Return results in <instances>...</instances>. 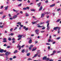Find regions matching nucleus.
I'll use <instances>...</instances> for the list:
<instances>
[{
    "mask_svg": "<svg viewBox=\"0 0 61 61\" xmlns=\"http://www.w3.org/2000/svg\"><path fill=\"white\" fill-rule=\"evenodd\" d=\"M25 36L23 34L22 35H19V36H18V37L20 38H22V37H25Z\"/></svg>",
    "mask_w": 61,
    "mask_h": 61,
    "instance_id": "nucleus-1",
    "label": "nucleus"
},
{
    "mask_svg": "<svg viewBox=\"0 0 61 61\" xmlns=\"http://www.w3.org/2000/svg\"><path fill=\"white\" fill-rule=\"evenodd\" d=\"M49 23L47 24V30H49V29H50V27L49 26Z\"/></svg>",
    "mask_w": 61,
    "mask_h": 61,
    "instance_id": "nucleus-2",
    "label": "nucleus"
},
{
    "mask_svg": "<svg viewBox=\"0 0 61 61\" xmlns=\"http://www.w3.org/2000/svg\"><path fill=\"white\" fill-rule=\"evenodd\" d=\"M35 32L36 33V34L37 35H39V30H35Z\"/></svg>",
    "mask_w": 61,
    "mask_h": 61,
    "instance_id": "nucleus-3",
    "label": "nucleus"
},
{
    "mask_svg": "<svg viewBox=\"0 0 61 61\" xmlns=\"http://www.w3.org/2000/svg\"><path fill=\"white\" fill-rule=\"evenodd\" d=\"M56 52V51H53L52 53L50 55L51 56L54 55V54H55Z\"/></svg>",
    "mask_w": 61,
    "mask_h": 61,
    "instance_id": "nucleus-4",
    "label": "nucleus"
},
{
    "mask_svg": "<svg viewBox=\"0 0 61 61\" xmlns=\"http://www.w3.org/2000/svg\"><path fill=\"white\" fill-rule=\"evenodd\" d=\"M34 45H31L30 46V47L29 48V50H31V48H32L33 47Z\"/></svg>",
    "mask_w": 61,
    "mask_h": 61,
    "instance_id": "nucleus-5",
    "label": "nucleus"
},
{
    "mask_svg": "<svg viewBox=\"0 0 61 61\" xmlns=\"http://www.w3.org/2000/svg\"><path fill=\"white\" fill-rule=\"evenodd\" d=\"M17 47V48H18V47H19V50H20L21 48V46H20V45H18Z\"/></svg>",
    "mask_w": 61,
    "mask_h": 61,
    "instance_id": "nucleus-6",
    "label": "nucleus"
},
{
    "mask_svg": "<svg viewBox=\"0 0 61 61\" xmlns=\"http://www.w3.org/2000/svg\"><path fill=\"white\" fill-rule=\"evenodd\" d=\"M30 39H31V38H29L30 40L29 41V44H30V43H32V40Z\"/></svg>",
    "mask_w": 61,
    "mask_h": 61,
    "instance_id": "nucleus-7",
    "label": "nucleus"
},
{
    "mask_svg": "<svg viewBox=\"0 0 61 61\" xmlns=\"http://www.w3.org/2000/svg\"><path fill=\"white\" fill-rule=\"evenodd\" d=\"M17 17V16L16 15H15L13 17V19H15V18H16V17Z\"/></svg>",
    "mask_w": 61,
    "mask_h": 61,
    "instance_id": "nucleus-8",
    "label": "nucleus"
},
{
    "mask_svg": "<svg viewBox=\"0 0 61 61\" xmlns=\"http://www.w3.org/2000/svg\"><path fill=\"white\" fill-rule=\"evenodd\" d=\"M5 8V10H7L8 9V6H7L4 7Z\"/></svg>",
    "mask_w": 61,
    "mask_h": 61,
    "instance_id": "nucleus-9",
    "label": "nucleus"
},
{
    "mask_svg": "<svg viewBox=\"0 0 61 61\" xmlns=\"http://www.w3.org/2000/svg\"><path fill=\"white\" fill-rule=\"evenodd\" d=\"M56 4H53L50 5V7H53V6H55Z\"/></svg>",
    "mask_w": 61,
    "mask_h": 61,
    "instance_id": "nucleus-10",
    "label": "nucleus"
},
{
    "mask_svg": "<svg viewBox=\"0 0 61 61\" xmlns=\"http://www.w3.org/2000/svg\"><path fill=\"white\" fill-rule=\"evenodd\" d=\"M18 52V51L17 50H15L14 52V54H16Z\"/></svg>",
    "mask_w": 61,
    "mask_h": 61,
    "instance_id": "nucleus-11",
    "label": "nucleus"
},
{
    "mask_svg": "<svg viewBox=\"0 0 61 61\" xmlns=\"http://www.w3.org/2000/svg\"><path fill=\"white\" fill-rule=\"evenodd\" d=\"M38 54V53H37V54H36L33 57V58L34 57H36V56H37Z\"/></svg>",
    "mask_w": 61,
    "mask_h": 61,
    "instance_id": "nucleus-12",
    "label": "nucleus"
},
{
    "mask_svg": "<svg viewBox=\"0 0 61 61\" xmlns=\"http://www.w3.org/2000/svg\"><path fill=\"white\" fill-rule=\"evenodd\" d=\"M44 26H40V25H39L38 26H37V27H39V28H41V27H44Z\"/></svg>",
    "mask_w": 61,
    "mask_h": 61,
    "instance_id": "nucleus-13",
    "label": "nucleus"
},
{
    "mask_svg": "<svg viewBox=\"0 0 61 61\" xmlns=\"http://www.w3.org/2000/svg\"><path fill=\"white\" fill-rule=\"evenodd\" d=\"M4 50L3 49H0V53H3V52Z\"/></svg>",
    "mask_w": 61,
    "mask_h": 61,
    "instance_id": "nucleus-14",
    "label": "nucleus"
},
{
    "mask_svg": "<svg viewBox=\"0 0 61 61\" xmlns=\"http://www.w3.org/2000/svg\"><path fill=\"white\" fill-rule=\"evenodd\" d=\"M45 15V14L42 13L41 14V18H43L44 16V15Z\"/></svg>",
    "mask_w": 61,
    "mask_h": 61,
    "instance_id": "nucleus-15",
    "label": "nucleus"
},
{
    "mask_svg": "<svg viewBox=\"0 0 61 61\" xmlns=\"http://www.w3.org/2000/svg\"><path fill=\"white\" fill-rule=\"evenodd\" d=\"M38 21H36V22H32V24H33V25H34V24H35V23H36Z\"/></svg>",
    "mask_w": 61,
    "mask_h": 61,
    "instance_id": "nucleus-16",
    "label": "nucleus"
},
{
    "mask_svg": "<svg viewBox=\"0 0 61 61\" xmlns=\"http://www.w3.org/2000/svg\"><path fill=\"white\" fill-rule=\"evenodd\" d=\"M42 8H43V7L41 6L39 9V11H41V10L42 9Z\"/></svg>",
    "mask_w": 61,
    "mask_h": 61,
    "instance_id": "nucleus-17",
    "label": "nucleus"
},
{
    "mask_svg": "<svg viewBox=\"0 0 61 61\" xmlns=\"http://www.w3.org/2000/svg\"><path fill=\"white\" fill-rule=\"evenodd\" d=\"M36 48H33L32 49V51H35V50H36Z\"/></svg>",
    "mask_w": 61,
    "mask_h": 61,
    "instance_id": "nucleus-18",
    "label": "nucleus"
},
{
    "mask_svg": "<svg viewBox=\"0 0 61 61\" xmlns=\"http://www.w3.org/2000/svg\"><path fill=\"white\" fill-rule=\"evenodd\" d=\"M57 29V27H54L53 28L54 30H56V29Z\"/></svg>",
    "mask_w": 61,
    "mask_h": 61,
    "instance_id": "nucleus-19",
    "label": "nucleus"
},
{
    "mask_svg": "<svg viewBox=\"0 0 61 61\" xmlns=\"http://www.w3.org/2000/svg\"><path fill=\"white\" fill-rule=\"evenodd\" d=\"M9 55L8 52H6L5 53V55L6 56H8Z\"/></svg>",
    "mask_w": 61,
    "mask_h": 61,
    "instance_id": "nucleus-20",
    "label": "nucleus"
},
{
    "mask_svg": "<svg viewBox=\"0 0 61 61\" xmlns=\"http://www.w3.org/2000/svg\"><path fill=\"white\" fill-rule=\"evenodd\" d=\"M46 56H45L44 57H43V60H45H45H46Z\"/></svg>",
    "mask_w": 61,
    "mask_h": 61,
    "instance_id": "nucleus-21",
    "label": "nucleus"
},
{
    "mask_svg": "<svg viewBox=\"0 0 61 61\" xmlns=\"http://www.w3.org/2000/svg\"><path fill=\"white\" fill-rule=\"evenodd\" d=\"M17 24L20 25H21V22H18L17 23Z\"/></svg>",
    "mask_w": 61,
    "mask_h": 61,
    "instance_id": "nucleus-22",
    "label": "nucleus"
},
{
    "mask_svg": "<svg viewBox=\"0 0 61 61\" xmlns=\"http://www.w3.org/2000/svg\"><path fill=\"white\" fill-rule=\"evenodd\" d=\"M31 11H33V12H35V9H31L30 10Z\"/></svg>",
    "mask_w": 61,
    "mask_h": 61,
    "instance_id": "nucleus-23",
    "label": "nucleus"
},
{
    "mask_svg": "<svg viewBox=\"0 0 61 61\" xmlns=\"http://www.w3.org/2000/svg\"><path fill=\"white\" fill-rule=\"evenodd\" d=\"M46 61H48V60H49V58H46Z\"/></svg>",
    "mask_w": 61,
    "mask_h": 61,
    "instance_id": "nucleus-24",
    "label": "nucleus"
},
{
    "mask_svg": "<svg viewBox=\"0 0 61 61\" xmlns=\"http://www.w3.org/2000/svg\"><path fill=\"white\" fill-rule=\"evenodd\" d=\"M25 49H23L22 51H21V52L22 53H24V52H25Z\"/></svg>",
    "mask_w": 61,
    "mask_h": 61,
    "instance_id": "nucleus-25",
    "label": "nucleus"
},
{
    "mask_svg": "<svg viewBox=\"0 0 61 61\" xmlns=\"http://www.w3.org/2000/svg\"><path fill=\"white\" fill-rule=\"evenodd\" d=\"M50 12H45V14H50Z\"/></svg>",
    "mask_w": 61,
    "mask_h": 61,
    "instance_id": "nucleus-26",
    "label": "nucleus"
},
{
    "mask_svg": "<svg viewBox=\"0 0 61 61\" xmlns=\"http://www.w3.org/2000/svg\"><path fill=\"white\" fill-rule=\"evenodd\" d=\"M61 20L60 19H58L56 21V22H59Z\"/></svg>",
    "mask_w": 61,
    "mask_h": 61,
    "instance_id": "nucleus-27",
    "label": "nucleus"
},
{
    "mask_svg": "<svg viewBox=\"0 0 61 61\" xmlns=\"http://www.w3.org/2000/svg\"><path fill=\"white\" fill-rule=\"evenodd\" d=\"M8 40L9 41H11V39L10 37L8 38Z\"/></svg>",
    "mask_w": 61,
    "mask_h": 61,
    "instance_id": "nucleus-28",
    "label": "nucleus"
},
{
    "mask_svg": "<svg viewBox=\"0 0 61 61\" xmlns=\"http://www.w3.org/2000/svg\"><path fill=\"white\" fill-rule=\"evenodd\" d=\"M25 15H26V16H29V15H28V14L26 13Z\"/></svg>",
    "mask_w": 61,
    "mask_h": 61,
    "instance_id": "nucleus-29",
    "label": "nucleus"
},
{
    "mask_svg": "<svg viewBox=\"0 0 61 61\" xmlns=\"http://www.w3.org/2000/svg\"><path fill=\"white\" fill-rule=\"evenodd\" d=\"M41 2H39V3L37 4V5H41Z\"/></svg>",
    "mask_w": 61,
    "mask_h": 61,
    "instance_id": "nucleus-30",
    "label": "nucleus"
},
{
    "mask_svg": "<svg viewBox=\"0 0 61 61\" xmlns=\"http://www.w3.org/2000/svg\"><path fill=\"white\" fill-rule=\"evenodd\" d=\"M45 32V31H41V33H44V32Z\"/></svg>",
    "mask_w": 61,
    "mask_h": 61,
    "instance_id": "nucleus-31",
    "label": "nucleus"
},
{
    "mask_svg": "<svg viewBox=\"0 0 61 61\" xmlns=\"http://www.w3.org/2000/svg\"><path fill=\"white\" fill-rule=\"evenodd\" d=\"M20 26L21 27H23L24 26V25H23L20 24Z\"/></svg>",
    "mask_w": 61,
    "mask_h": 61,
    "instance_id": "nucleus-32",
    "label": "nucleus"
},
{
    "mask_svg": "<svg viewBox=\"0 0 61 61\" xmlns=\"http://www.w3.org/2000/svg\"><path fill=\"white\" fill-rule=\"evenodd\" d=\"M43 27L42 28V30H44V29H45L46 28V27Z\"/></svg>",
    "mask_w": 61,
    "mask_h": 61,
    "instance_id": "nucleus-33",
    "label": "nucleus"
},
{
    "mask_svg": "<svg viewBox=\"0 0 61 61\" xmlns=\"http://www.w3.org/2000/svg\"><path fill=\"white\" fill-rule=\"evenodd\" d=\"M27 56H30V53H29L27 54Z\"/></svg>",
    "mask_w": 61,
    "mask_h": 61,
    "instance_id": "nucleus-34",
    "label": "nucleus"
},
{
    "mask_svg": "<svg viewBox=\"0 0 61 61\" xmlns=\"http://www.w3.org/2000/svg\"><path fill=\"white\" fill-rule=\"evenodd\" d=\"M17 29V27H16L14 29V30H16V29Z\"/></svg>",
    "mask_w": 61,
    "mask_h": 61,
    "instance_id": "nucleus-35",
    "label": "nucleus"
},
{
    "mask_svg": "<svg viewBox=\"0 0 61 61\" xmlns=\"http://www.w3.org/2000/svg\"><path fill=\"white\" fill-rule=\"evenodd\" d=\"M28 60H32V59L30 58H29L28 59Z\"/></svg>",
    "mask_w": 61,
    "mask_h": 61,
    "instance_id": "nucleus-36",
    "label": "nucleus"
},
{
    "mask_svg": "<svg viewBox=\"0 0 61 61\" xmlns=\"http://www.w3.org/2000/svg\"><path fill=\"white\" fill-rule=\"evenodd\" d=\"M15 58H16V57L15 56H14L13 57V59H15Z\"/></svg>",
    "mask_w": 61,
    "mask_h": 61,
    "instance_id": "nucleus-37",
    "label": "nucleus"
},
{
    "mask_svg": "<svg viewBox=\"0 0 61 61\" xmlns=\"http://www.w3.org/2000/svg\"><path fill=\"white\" fill-rule=\"evenodd\" d=\"M61 9L60 8H59L57 9V11H59V10H60Z\"/></svg>",
    "mask_w": 61,
    "mask_h": 61,
    "instance_id": "nucleus-38",
    "label": "nucleus"
},
{
    "mask_svg": "<svg viewBox=\"0 0 61 61\" xmlns=\"http://www.w3.org/2000/svg\"><path fill=\"white\" fill-rule=\"evenodd\" d=\"M23 10H26V8H23Z\"/></svg>",
    "mask_w": 61,
    "mask_h": 61,
    "instance_id": "nucleus-39",
    "label": "nucleus"
},
{
    "mask_svg": "<svg viewBox=\"0 0 61 61\" xmlns=\"http://www.w3.org/2000/svg\"><path fill=\"white\" fill-rule=\"evenodd\" d=\"M60 38V37H57L56 38V39H57V40H58V39H59Z\"/></svg>",
    "mask_w": 61,
    "mask_h": 61,
    "instance_id": "nucleus-40",
    "label": "nucleus"
},
{
    "mask_svg": "<svg viewBox=\"0 0 61 61\" xmlns=\"http://www.w3.org/2000/svg\"><path fill=\"white\" fill-rule=\"evenodd\" d=\"M51 39H49L48 40V42H51Z\"/></svg>",
    "mask_w": 61,
    "mask_h": 61,
    "instance_id": "nucleus-41",
    "label": "nucleus"
},
{
    "mask_svg": "<svg viewBox=\"0 0 61 61\" xmlns=\"http://www.w3.org/2000/svg\"><path fill=\"white\" fill-rule=\"evenodd\" d=\"M9 17H11V15H10V14H9Z\"/></svg>",
    "mask_w": 61,
    "mask_h": 61,
    "instance_id": "nucleus-42",
    "label": "nucleus"
},
{
    "mask_svg": "<svg viewBox=\"0 0 61 61\" xmlns=\"http://www.w3.org/2000/svg\"><path fill=\"white\" fill-rule=\"evenodd\" d=\"M3 13V12H0V15H2Z\"/></svg>",
    "mask_w": 61,
    "mask_h": 61,
    "instance_id": "nucleus-43",
    "label": "nucleus"
},
{
    "mask_svg": "<svg viewBox=\"0 0 61 61\" xmlns=\"http://www.w3.org/2000/svg\"><path fill=\"white\" fill-rule=\"evenodd\" d=\"M10 60H13V58H10Z\"/></svg>",
    "mask_w": 61,
    "mask_h": 61,
    "instance_id": "nucleus-44",
    "label": "nucleus"
},
{
    "mask_svg": "<svg viewBox=\"0 0 61 61\" xmlns=\"http://www.w3.org/2000/svg\"><path fill=\"white\" fill-rule=\"evenodd\" d=\"M6 60H8V58L7 57H6Z\"/></svg>",
    "mask_w": 61,
    "mask_h": 61,
    "instance_id": "nucleus-45",
    "label": "nucleus"
},
{
    "mask_svg": "<svg viewBox=\"0 0 61 61\" xmlns=\"http://www.w3.org/2000/svg\"><path fill=\"white\" fill-rule=\"evenodd\" d=\"M17 1H19V2H22V0H17Z\"/></svg>",
    "mask_w": 61,
    "mask_h": 61,
    "instance_id": "nucleus-46",
    "label": "nucleus"
},
{
    "mask_svg": "<svg viewBox=\"0 0 61 61\" xmlns=\"http://www.w3.org/2000/svg\"><path fill=\"white\" fill-rule=\"evenodd\" d=\"M13 11L14 12H16V11H16V10H15L14 9H13Z\"/></svg>",
    "mask_w": 61,
    "mask_h": 61,
    "instance_id": "nucleus-47",
    "label": "nucleus"
},
{
    "mask_svg": "<svg viewBox=\"0 0 61 61\" xmlns=\"http://www.w3.org/2000/svg\"><path fill=\"white\" fill-rule=\"evenodd\" d=\"M28 28H26L25 29V30H28Z\"/></svg>",
    "mask_w": 61,
    "mask_h": 61,
    "instance_id": "nucleus-48",
    "label": "nucleus"
},
{
    "mask_svg": "<svg viewBox=\"0 0 61 61\" xmlns=\"http://www.w3.org/2000/svg\"><path fill=\"white\" fill-rule=\"evenodd\" d=\"M60 33V30H58V33L59 34Z\"/></svg>",
    "mask_w": 61,
    "mask_h": 61,
    "instance_id": "nucleus-49",
    "label": "nucleus"
},
{
    "mask_svg": "<svg viewBox=\"0 0 61 61\" xmlns=\"http://www.w3.org/2000/svg\"><path fill=\"white\" fill-rule=\"evenodd\" d=\"M3 25H2L1 26L0 25V28H3Z\"/></svg>",
    "mask_w": 61,
    "mask_h": 61,
    "instance_id": "nucleus-50",
    "label": "nucleus"
},
{
    "mask_svg": "<svg viewBox=\"0 0 61 61\" xmlns=\"http://www.w3.org/2000/svg\"><path fill=\"white\" fill-rule=\"evenodd\" d=\"M22 5V4H20L19 5H18V6H21Z\"/></svg>",
    "mask_w": 61,
    "mask_h": 61,
    "instance_id": "nucleus-51",
    "label": "nucleus"
},
{
    "mask_svg": "<svg viewBox=\"0 0 61 61\" xmlns=\"http://www.w3.org/2000/svg\"><path fill=\"white\" fill-rule=\"evenodd\" d=\"M6 40V39L5 38H4L3 39V40L4 41H5Z\"/></svg>",
    "mask_w": 61,
    "mask_h": 61,
    "instance_id": "nucleus-52",
    "label": "nucleus"
},
{
    "mask_svg": "<svg viewBox=\"0 0 61 61\" xmlns=\"http://www.w3.org/2000/svg\"><path fill=\"white\" fill-rule=\"evenodd\" d=\"M57 28H58V30H59V29H60V27H57Z\"/></svg>",
    "mask_w": 61,
    "mask_h": 61,
    "instance_id": "nucleus-53",
    "label": "nucleus"
},
{
    "mask_svg": "<svg viewBox=\"0 0 61 61\" xmlns=\"http://www.w3.org/2000/svg\"><path fill=\"white\" fill-rule=\"evenodd\" d=\"M26 8V9H29L30 8L29 7H27Z\"/></svg>",
    "mask_w": 61,
    "mask_h": 61,
    "instance_id": "nucleus-54",
    "label": "nucleus"
},
{
    "mask_svg": "<svg viewBox=\"0 0 61 61\" xmlns=\"http://www.w3.org/2000/svg\"><path fill=\"white\" fill-rule=\"evenodd\" d=\"M45 23L44 22H42V23H40V25H42V24H43Z\"/></svg>",
    "mask_w": 61,
    "mask_h": 61,
    "instance_id": "nucleus-55",
    "label": "nucleus"
},
{
    "mask_svg": "<svg viewBox=\"0 0 61 61\" xmlns=\"http://www.w3.org/2000/svg\"><path fill=\"white\" fill-rule=\"evenodd\" d=\"M12 40H13V41H14V40H15V38H13L12 39Z\"/></svg>",
    "mask_w": 61,
    "mask_h": 61,
    "instance_id": "nucleus-56",
    "label": "nucleus"
},
{
    "mask_svg": "<svg viewBox=\"0 0 61 61\" xmlns=\"http://www.w3.org/2000/svg\"><path fill=\"white\" fill-rule=\"evenodd\" d=\"M19 14H20V13H17V14H16V16H17V15H19Z\"/></svg>",
    "mask_w": 61,
    "mask_h": 61,
    "instance_id": "nucleus-57",
    "label": "nucleus"
},
{
    "mask_svg": "<svg viewBox=\"0 0 61 61\" xmlns=\"http://www.w3.org/2000/svg\"><path fill=\"white\" fill-rule=\"evenodd\" d=\"M10 46H7V48H10Z\"/></svg>",
    "mask_w": 61,
    "mask_h": 61,
    "instance_id": "nucleus-58",
    "label": "nucleus"
},
{
    "mask_svg": "<svg viewBox=\"0 0 61 61\" xmlns=\"http://www.w3.org/2000/svg\"><path fill=\"white\" fill-rule=\"evenodd\" d=\"M54 41V40H51V42H53Z\"/></svg>",
    "mask_w": 61,
    "mask_h": 61,
    "instance_id": "nucleus-59",
    "label": "nucleus"
},
{
    "mask_svg": "<svg viewBox=\"0 0 61 61\" xmlns=\"http://www.w3.org/2000/svg\"><path fill=\"white\" fill-rule=\"evenodd\" d=\"M13 30V29L12 28H11L10 29V31H12Z\"/></svg>",
    "mask_w": 61,
    "mask_h": 61,
    "instance_id": "nucleus-60",
    "label": "nucleus"
},
{
    "mask_svg": "<svg viewBox=\"0 0 61 61\" xmlns=\"http://www.w3.org/2000/svg\"><path fill=\"white\" fill-rule=\"evenodd\" d=\"M4 46H6V44H5L3 45Z\"/></svg>",
    "mask_w": 61,
    "mask_h": 61,
    "instance_id": "nucleus-61",
    "label": "nucleus"
},
{
    "mask_svg": "<svg viewBox=\"0 0 61 61\" xmlns=\"http://www.w3.org/2000/svg\"><path fill=\"white\" fill-rule=\"evenodd\" d=\"M55 43H56V42L55 41L54 42L52 43V44H55Z\"/></svg>",
    "mask_w": 61,
    "mask_h": 61,
    "instance_id": "nucleus-62",
    "label": "nucleus"
},
{
    "mask_svg": "<svg viewBox=\"0 0 61 61\" xmlns=\"http://www.w3.org/2000/svg\"><path fill=\"white\" fill-rule=\"evenodd\" d=\"M48 49H50V46H48Z\"/></svg>",
    "mask_w": 61,
    "mask_h": 61,
    "instance_id": "nucleus-63",
    "label": "nucleus"
},
{
    "mask_svg": "<svg viewBox=\"0 0 61 61\" xmlns=\"http://www.w3.org/2000/svg\"><path fill=\"white\" fill-rule=\"evenodd\" d=\"M51 36L50 35V37H49V39H51Z\"/></svg>",
    "mask_w": 61,
    "mask_h": 61,
    "instance_id": "nucleus-64",
    "label": "nucleus"
}]
</instances>
